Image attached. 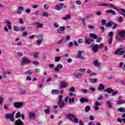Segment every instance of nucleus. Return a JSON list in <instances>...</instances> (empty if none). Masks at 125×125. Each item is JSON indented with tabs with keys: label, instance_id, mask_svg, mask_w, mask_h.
Instances as JSON below:
<instances>
[{
	"label": "nucleus",
	"instance_id": "23",
	"mask_svg": "<svg viewBox=\"0 0 125 125\" xmlns=\"http://www.w3.org/2000/svg\"><path fill=\"white\" fill-rule=\"evenodd\" d=\"M23 10V7H21V6L19 7V10L17 11V14H21Z\"/></svg>",
	"mask_w": 125,
	"mask_h": 125
},
{
	"label": "nucleus",
	"instance_id": "38",
	"mask_svg": "<svg viewBox=\"0 0 125 125\" xmlns=\"http://www.w3.org/2000/svg\"><path fill=\"white\" fill-rule=\"evenodd\" d=\"M75 77H76L77 78H82V77H83V74L77 73L76 74Z\"/></svg>",
	"mask_w": 125,
	"mask_h": 125
},
{
	"label": "nucleus",
	"instance_id": "19",
	"mask_svg": "<svg viewBox=\"0 0 125 125\" xmlns=\"http://www.w3.org/2000/svg\"><path fill=\"white\" fill-rule=\"evenodd\" d=\"M106 13H111V14H113V15H116V13L115 12V11L110 9V10H107L106 11Z\"/></svg>",
	"mask_w": 125,
	"mask_h": 125
},
{
	"label": "nucleus",
	"instance_id": "2",
	"mask_svg": "<svg viewBox=\"0 0 125 125\" xmlns=\"http://www.w3.org/2000/svg\"><path fill=\"white\" fill-rule=\"evenodd\" d=\"M5 118L7 120H10L11 122H14V113L6 114L5 115Z\"/></svg>",
	"mask_w": 125,
	"mask_h": 125
},
{
	"label": "nucleus",
	"instance_id": "26",
	"mask_svg": "<svg viewBox=\"0 0 125 125\" xmlns=\"http://www.w3.org/2000/svg\"><path fill=\"white\" fill-rule=\"evenodd\" d=\"M89 36L90 38H92L93 39H94V40H96V39H97V36H96V35L94 33L90 34Z\"/></svg>",
	"mask_w": 125,
	"mask_h": 125
},
{
	"label": "nucleus",
	"instance_id": "21",
	"mask_svg": "<svg viewBox=\"0 0 125 125\" xmlns=\"http://www.w3.org/2000/svg\"><path fill=\"white\" fill-rule=\"evenodd\" d=\"M80 101L81 103H84L85 102H88V99L85 98H82L80 99Z\"/></svg>",
	"mask_w": 125,
	"mask_h": 125
},
{
	"label": "nucleus",
	"instance_id": "33",
	"mask_svg": "<svg viewBox=\"0 0 125 125\" xmlns=\"http://www.w3.org/2000/svg\"><path fill=\"white\" fill-rule=\"evenodd\" d=\"M89 111H90V106L87 105L85 107V111L87 112H89Z\"/></svg>",
	"mask_w": 125,
	"mask_h": 125
},
{
	"label": "nucleus",
	"instance_id": "13",
	"mask_svg": "<svg viewBox=\"0 0 125 125\" xmlns=\"http://www.w3.org/2000/svg\"><path fill=\"white\" fill-rule=\"evenodd\" d=\"M28 117L29 119H33V120H35V119H36V113L29 112Z\"/></svg>",
	"mask_w": 125,
	"mask_h": 125
},
{
	"label": "nucleus",
	"instance_id": "27",
	"mask_svg": "<svg viewBox=\"0 0 125 125\" xmlns=\"http://www.w3.org/2000/svg\"><path fill=\"white\" fill-rule=\"evenodd\" d=\"M33 72L34 71L32 70H28L26 71L25 74L26 75H32V74H33Z\"/></svg>",
	"mask_w": 125,
	"mask_h": 125
},
{
	"label": "nucleus",
	"instance_id": "55",
	"mask_svg": "<svg viewBox=\"0 0 125 125\" xmlns=\"http://www.w3.org/2000/svg\"><path fill=\"white\" fill-rule=\"evenodd\" d=\"M103 100V96L102 95H100L99 98L97 99V101H99V100Z\"/></svg>",
	"mask_w": 125,
	"mask_h": 125
},
{
	"label": "nucleus",
	"instance_id": "44",
	"mask_svg": "<svg viewBox=\"0 0 125 125\" xmlns=\"http://www.w3.org/2000/svg\"><path fill=\"white\" fill-rule=\"evenodd\" d=\"M33 57L34 58H38L39 57V55L38 54V53H33Z\"/></svg>",
	"mask_w": 125,
	"mask_h": 125
},
{
	"label": "nucleus",
	"instance_id": "1",
	"mask_svg": "<svg viewBox=\"0 0 125 125\" xmlns=\"http://www.w3.org/2000/svg\"><path fill=\"white\" fill-rule=\"evenodd\" d=\"M63 98V96L60 95L59 97V101L57 102L58 107L59 108H64L65 107V103L62 102V99Z\"/></svg>",
	"mask_w": 125,
	"mask_h": 125
},
{
	"label": "nucleus",
	"instance_id": "20",
	"mask_svg": "<svg viewBox=\"0 0 125 125\" xmlns=\"http://www.w3.org/2000/svg\"><path fill=\"white\" fill-rule=\"evenodd\" d=\"M104 88H105V86H104V84L101 83L99 85L98 90H99V91H101V90H103Z\"/></svg>",
	"mask_w": 125,
	"mask_h": 125
},
{
	"label": "nucleus",
	"instance_id": "30",
	"mask_svg": "<svg viewBox=\"0 0 125 125\" xmlns=\"http://www.w3.org/2000/svg\"><path fill=\"white\" fill-rule=\"evenodd\" d=\"M61 60V56L57 57L55 58V62H59Z\"/></svg>",
	"mask_w": 125,
	"mask_h": 125
},
{
	"label": "nucleus",
	"instance_id": "22",
	"mask_svg": "<svg viewBox=\"0 0 125 125\" xmlns=\"http://www.w3.org/2000/svg\"><path fill=\"white\" fill-rule=\"evenodd\" d=\"M104 91L105 92H107L108 93H112L114 92V90L110 88H107L106 89L104 90Z\"/></svg>",
	"mask_w": 125,
	"mask_h": 125
},
{
	"label": "nucleus",
	"instance_id": "24",
	"mask_svg": "<svg viewBox=\"0 0 125 125\" xmlns=\"http://www.w3.org/2000/svg\"><path fill=\"white\" fill-rule=\"evenodd\" d=\"M106 104L107 107L109 108V109H111V108H112V104H111L110 101H107L106 102Z\"/></svg>",
	"mask_w": 125,
	"mask_h": 125
},
{
	"label": "nucleus",
	"instance_id": "39",
	"mask_svg": "<svg viewBox=\"0 0 125 125\" xmlns=\"http://www.w3.org/2000/svg\"><path fill=\"white\" fill-rule=\"evenodd\" d=\"M36 24L38 28H42L43 25L42 23H40V22H36Z\"/></svg>",
	"mask_w": 125,
	"mask_h": 125
},
{
	"label": "nucleus",
	"instance_id": "6",
	"mask_svg": "<svg viewBox=\"0 0 125 125\" xmlns=\"http://www.w3.org/2000/svg\"><path fill=\"white\" fill-rule=\"evenodd\" d=\"M23 104H24L23 103V102H17L14 104V106L15 107V108L18 109L19 108H21V107H22Z\"/></svg>",
	"mask_w": 125,
	"mask_h": 125
},
{
	"label": "nucleus",
	"instance_id": "47",
	"mask_svg": "<svg viewBox=\"0 0 125 125\" xmlns=\"http://www.w3.org/2000/svg\"><path fill=\"white\" fill-rule=\"evenodd\" d=\"M43 8H44V9H48V8H49V5H48V4H45V5H44Z\"/></svg>",
	"mask_w": 125,
	"mask_h": 125
},
{
	"label": "nucleus",
	"instance_id": "61",
	"mask_svg": "<svg viewBox=\"0 0 125 125\" xmlns=\"http://www.w3.org/2000/svg\"><path fill=\"white\" fill-rule=\"evenodd\" d=\"M89 120H90V121H94V116L92 115L90 116Z\"/></svg>",
	"mask_w": 125,
	"mask_h": 125
},
{
	"label": "nucleus",
	"instance_id": "42",
	"mask_svg": "<svg viewBox=\"0 0 125 125\" xmlns=\"http://www.w3.org/2000/svg\"><path fill=\"white\" fill-rule=\"evenodd\" d=\"M118 111L121 112L125 113V108L123 107H120L118 109Z\"/></svg>",
	"mask_w": 125,
	"mask_h": 125
},
{
	"label": "nucleus",
	"instance_id": "53",
	"mask_svg": "<svg viewBox=\"0 0 125 125\" xmlns=\"http://www.w3.org/2000/svg\"><path fill=\"white\" fill-rule=\"evenodd\" d=\"M3 101V97L0 96V105H2Z\"/></svg>",
	"mask_w": 125,
	"mask_h": 125
},
{
	"label": "nucleus",
	"instance_id": "49",
	"mask_svg": "<svg viewBox=\"0 0 125 125\" xmlns=\"http://www.w3.org/2000/svg\"><path fill=\"white\" fill-rule=\"evenodd\" d=\"M25 30H26V28H25V27H23L21 26L20 27V31H21V32H23V31H25Z\"/></svg>",
	"mask_w": 125,
	"mask_h": 125
},
{
	"label": "nucleus",
	"instance_id": "41",
	"mask_svg": "<svg viewBox=\"0 0 125 125\" xmlns=\"http://www.w3.org/2000/svg\"><path fill=\"white\" fill-rule=\"evenodd\" d=\"M37 42V44H38V45H41V44H42V40L40 39V40H38L36 41Z\"/></svg>",
	"mask_w": 125,
	"mask_h": 125
},
{
	"label": "nucleus",
	"instance_id": "46",
	"mask_svg": "<svg viewBox=\"0 0 125 125\" xmlns=\"http://www.w3.org/2000/svg\"><path fill=\"white\" fill-rule=\"evenodd\" d=\"M73 122L75 123L76 124H78V123H79V119H78V118L75 117L74 118H73Z\"/></svg>",
	"mask_w": 125,
	"mask_h": 125
},
{
	"label": "nucleus",
	"instance_id": "14",
	"mask_svg": "<svg viewBox=\"0 0 125 125\" xmlns=\"http://www.w3.org/2000/svg\"><path fill=\"white\" fill-rule=\"evenodd\" d=\"M119 35L121 38H125V31L120 30L119 32Z\"/></svg>",
	"mask_w": 125,
	"mask_h": 125
},
{
	"label": "nucleus",
	"instance_id": "64",
	"mask_svg": "<svg viewBox=\"0 0 125 125\" xmlns=\"http://www.w3.org/2000/svg\"><path fill=\"white\" fill-rule=\"evenodd\" d=\"M78 43H82V42H83V39H80L78 40Z\"/></svg>",
	"mask_w": 125,
	"mask_h": 125
},
{
	"label": "nucleus",
	"instance_id": "17",
	"mask_svg": "<svg viewBox=\"0 0 125 125\" xmlns=\"http://www.w3.org/2000/svg\"><path fill=\"white\" fill-rule=\"evenodd\" d=\"M93 64L95 65L96 67H98V68H100L101 67V64L100 63H98V60H95L93 62Z\"/></svg>",
	"mask_w": 125,
	"mask_h": 125
},
{
	"label": "nucleus",
	"instance_id": "35",
	"mask_svg": "<svg viewBox=\"0 0 125 125\" xmlns=\"http://www.w3.org/2000/svg\"><path fill=\"white\" fill-rule=\"evenodd\" d=\"M113 25V22H109L106 24L105 25V27H111Z\"/></svg>",
	"mask_w": 125,
	"mask_h": 125
},
{
	"label": "nucleus",
	"instance_id": "36",
	"mask_svg": "<svg viewBox=\"0 0 125 125\" xmlns=\"http://www.w3.org/2000/svg\"><path fill=\"white\" fill-rule=\"evenodd\" d=\"M102 26H105V25H106V20H104V19H102Z\"/></svg>",
	"mask_w": 125,
	"mask_h": 125
},
{
	"label": "nucleus",
	"instance_id": "60",
	"mask_svg": "<svg viewBox=\"0 0 125 125\" xmlns=\"http://www.w3.org/2000/svg\"><path fill=\"white\" fill-rule=\"evenodd\" d=\"M113 42V38H109V40H108V42L109 44H111L112 42Z\"/></svg>",
	"mask_w": 125,
	"mask_h": 125
},
{
	"label": "nucleus",
	"instance_id": "52",
	"mask_svg": "<svg viewBox=\"0 0 125 125\" xmlns=\"http://www.w3.org/2000/svg\"><path fill=\"white\" fill-rule=\"evenodd\" d=\"M54 26L55 28H58V27H59V24L57 22H55L54 23Z\"/></svg>",
	"mask_w": 125,
	"mask_h": 125
},
{
	"label": "nucleus",
	"instance_id": "10",
	"mask_svg": "<svg viewBox=\"0 0 125 125\" xmlns=\"http://www.w3.org/2000/svg\"><path fill=\"white\" fill-rule=\"evenodd\" d=\"M65 27L61 26L60 27L59 29H57V32L58 34H64V31H65Z\"/></svg>",
	"mask_w": 125,
	"mask_h": 125
},
{
	"label": "nucleus",
	"instance_id": "16",
	"mask_svg": "<svg viewBox=\"0 0 125 125\" xmlns=\"http://www.w3.org/2000/svg\"><path fill=\"white\" fill-rule=\"evenodd\" d=\"M59 93H60V91H59V90H57V89L52 90L51 94L56 95V94H59Z\"/></svg>",
	"mask_w": 125,
	"mask_h": 125
},
{
	"label": "nucleus",
	"instance_id": "63",
	"mask_svg": "<svg viewBox=\"0 0 125 125\" xmlns=\"http://www.w3.org/2000/svg\"><path fill=\"white\" fill-rule=\"evenodd\" d=\"M94 105L95 106H100V104L98 102H95Z\"/></svg>",
	"mask_w": 125,
	"mask_h": 125
},
{
	"label": "nucleus",
	"instance_id": "7",
	"mask_svg": "<svg viewBox=\"0 0 125 125\" xmlns=\"http://www.w3.org/2000/svg\"><path fill=\"white\" fill-rule=\"evenodd\" d=\"M99 48V45L96 44L95 45L93 46L91 50L93 51L94 53H95L98 51V49Z\"/></svg>",
	"mask_w": 125,
	"mask_h": 125
},
{
	"label": "nucleus",
	"instance_id": "54",
	"mask_svg": "<svg viewBox=\"0 0 125 125\" xmlns=\"http://www.w3.org/2000/svg\"><path fill=\"white\" fill-rule=\"evenodd\" d=\"M33 65H36L37 66V65H39V64H40V62H38V61H35L33 62Z\"/></svg>",
	"mask_w": 125,
	"mask_h": 125
},
{
	"label": "nucleus",
	"instance_id": "59",
	"mask_svg": "<svg viewBox=\"0 0 125 125\" xmlns=\"http://www.w3.org/2000/svg\"><path fill=\"white\" fill-rule=\"evenodd\" d=\"M22 36L23 37H27V36H28V33H27V32H23L22 33Z\"/></svg>",
	"mask_w": 125,
	"mask_h": 125
},
{
	"label": "nucleus",
	"instance_id": "58",
	"mask_svg": "<svg viewBox=\"0 0 125 125\" xmlns=\"http://www.w3.org/2000/svg\"><path fill=\"white\" fill-rule=\"evenodd\" d=\"M81 91H82V92H83V93H87V89H81Z\"/></svg>",
	"mask_w": 125,
	"mask_h": 125
},
{
	"label": "nucleus",
	"instance_id": "11",
	"mask_svg": "<svg viewBox=\"0 0 125 125\" xmlns=\"http://www.w3.org/2000/svg\"><path fill=\"white\" fill-rule=\"evenodd\" d=\"M99 5L100 6H110V7H112L114 9H116L117 10H118V8L114 6L113 4H110L109 5H108L107 4H99Z\"/></svg>",
	"mask_w": 125,
	"mask_h": 125
},
{
	"label": "nucleus",
	"instance_id": "51",
	"mask_svg": "<svg viewBox=\"0 0 125 125\" xmlns=\"http://www.w3.org/2000/svg\"><path fill=\"white\" fill-rule=\"evenodd\" d=\"M101 41H102V37H100V38H97L96 39L97 42H100Z\"/></svg>",
	"mask_w": 125,
	"mask_h": 125
},
{
	"label": "nucleus",
	"instance_id": "8",
	"mask_svg": "<svg viewBox=\"0 0 125 125\" xmlns=\"http://www.w3.org/2000/svg\"><path fill=\"white\" fill-rule=\"evenodd\" d=\"M63 6H64V3H60L59 5H56L55 9L58 10V11H59L63 8Z\"/></svg>",
	"mask_w": 125,
	"mask_h": 125
},
{
	"label": "nucleus",
	"instance_id": "43",
	"mask_svg": "<svg viewBox=\"0 0 125 125\" xmlns=\"http://www.w3.org/2000/svg\"><path fill=\"white\" fill-rule=\"evenodd\" d=\"M40 70L39 68H36L35 70H34V73H35V74H40Z\"/></svg>",
	"mask_w": 125,
	"mask_h": 125
},
{
	"label": "nucleus",
	"instance_id": "31",
	"mask_svg": "<svg viewBox=\"0 0 125 125\" xmlns=\"http://www.w3.org/2000/svg\"><path fill=\"white\" fill-rule=\"evenodd\" d=\"M21 116V113H20V111H18L16 114L15 118L18 119V118H20Z\"/></svg>",
	"mask_w": 125,
	"mask_h": 125
},
{
	"label": "nucleus",
	"instance_id": "9",
	"mask_svg": "<svg viewBox=\"0 0 125 125\" xmlns=\"http://www.w3.org/2000/svg\"><path fill=\"white\" fill-rule=\"evenodd\" d=\"M83 52H83L82 51H79L77 55L76 56V58H79L80 59H83L84 60L85 58L83 56H82V53H83Z\"/></svg>",
	"mask_w": 125,
	"mask_h": 125
},
{
	"label": "nucleus",
	"instance_id": "15",
	"mask_svg": "<svg viewBox=\"0 0 125 125\" xmlns=\"http://www.w3.org/2000/svg\"><path fill=\"white\" fill-rule=\"evenodd\" d=\"M15 123L16 125H24V123L21 121V119H18Z\"/></svg>",
	"mask_w": 125,
	"mask_h": 125
},
{
	"label": "nucleus",
	"instance_id": "4",
	"mask_svg": "<svg viewBox=\"0 0 125 125\" xmlns=\"http://www.w3.org/2000/svg\"><path fill=\"white\" fill-rule=\"evenodd\" d=\"M125 50H123V48H119L115 51L114 54L115 55H123L125 53Z\"/></svg>",
	"mask_w": 125,
	"mask_h": 125
},
{
	"label": "nucleus",
	"instance_id": "50",
	"mask_svg": "<svg viewBox=\"0 0 125 125\" xmlns=\"http://www.w3.org/2000/svg\"><path fill=\"white\" fill-rule=\"evenodd\" d=\"M113 35H114V33H113V32H110L109 34H108V36L109 37V38H113Z\"/></svg>",
	"mask_w": 125,
	"mask_h": 125
},
{
	"label": "nucleus",
	"instance_id": "56",
	"mask_svg": "<svg viewBox=\"0 0 125 125\" xmlns=\"http://www.w3.org/2000/svg\"><path fill=\"white\" fill-rule=\"evenodd\" d=\"M75 3H76V4L81 5L82 4V1L81 0H77L76 1Z\"/></svg>",
	"mask_w": 125,
	"mask_h": 125
},
{
	"label": "nucleus",
	"instance_id": "3",
	"mask_svg": "<svg viewBox=\"0 0 125 125\" xmlns=\"http://www.w3.org/2000/svg\"><path fill=\"white\" fill-rule=\"evenodd\" d=\"M31 62L32 61L29 60V59L26 57H24L22 59L21 65H25V64H30V63H31Z\"/></svg>",
	"mask_w": 125,
	"mask_h": 125
},
{
	"label": "nucleus",
	"instance_id": "37",
	"mask_svg": "<svg viewBox=\"0 0 125 125\" xmlns=\"http://www.w3.org/2000/svg\"><path fill=\"white\" fill-rule=\"evenodd\" d=\"M42 15L44 16V17H48V13H46L45 11L43 12Z\"/></svg>",
	"mask_w": 125,
	"mask_h": 125
},
{
	"label": "nucleus",
	"instance_id": "25",
	"mask_svg": "<svg viewBox=\"0 0 125 125\" xmlns=\"http://www.w3.org/2000/svg\"><path fill=\"white\" fill-rule=\"evenodd\" d=\"M62 19L63 20H68V19H71V15H67L65 17H62Z\"/></svg>",
	"mask_w": 125,
	"mask_h": 125
},
{
	"label": "nucleus",
	"instance_id": "28",
	"mask_svg": "<svg viewBox=\"0 0 125 125\" xmlns=\"http://www.w3.org/2000/svg\"><path fill=\"white\" fill-rule=\"evenodd\" d=\"M7 23V26L8 27L9 30H11V23L9 21H6Z\"/></svg>",
	"mask_w": 125,
	"mask_h": 125
},
{
	"label": "nucleus",
	"instance_id": "18",
	"mask_svg": "<svg viewBox=\"0 0 125 125\" xmlns=\"http://www.w3.org/2000/svg\"><path fill=\"white\" fill-rule=\"evenodd\" d=\"M68 86V84L65 82H62L61 83L60 87L61 88H65V87H67Z\"/></svg>",
	"mask_w": 125,
	"mask_h": 125
},
{
	"label": "nucleus",
	"instance_id": "40",
	"mask_svg": "<svg viewBox=\"0 0 125 125\" xmlns=\"http://www.w3.org/2000/svg\"><path fill=\"white\" fill-rule=\"evenodd\" d=\"M96 82H97V79H92L90 80V82L92 83H96Z\"/></svg>",
	"mask_w": 125,
	"mask_h": 125
},
{
	"label": "nucleus",
	"instance_id": "57",
	"mask_svg": "<svg viewBox=\"0 0 125 125\" xmlns=\"http://www.w3.org/2000/svg\"><path fill=\"white\" fill-rule=\"evenodd\" d=\"M88 29H90V30H92L94 29V26L91 25H89L88 26Z\"/></svg>",
	"mask_w": 125,
	"mask_h": 125
},
{
	"label": "nucleus",
	"instance_id": "5",
	"mask_svg": "<svg viewBox=\"0 0 125 125\" xmlns=\"http://www.w3.org/2000/svg\"><path fill=\"white\" fill-rule=\"evenodd\" d=\"M74 118H76V115L73 114H69L66 116V119L70 120L71 122H74Z\"/></svg>",
	"mask_w": 125,
	"mask_h": 125
},
{
	"label": "nucleus",
	"instance_id": "45",
	"mask_svg": "<svg viewBox=\"0 0 125 125\" xmlns=\"http://www.w3.org/2000/svg\"><path fill=\"white\" fill-rule=\"evenodd\" d=\"M112 25H113V27H112L113 30H115V29H116V28H117V27H118V24H117V23H114L113 22Z\"/></svg>",
	"mask_w": 125,
	"mask_h": 125
},
{
	"label": "nucleus",
	"instance_id": "29",
	"mask_svg": "<svg viewBox=\"0 0 125 125\" xmlns=\"http://www.w3.org/2000/svg\"><path fill=\"white\" fill-rule=\"evenodd\" d=\"M125 100H120L117 101V104H118V105H121V104H125Z\"/></svg>",
	"mask_w": 125,
	"mask_h": 125
},
{
	"label": "nucleus",
	"instance_id": "62",
	"mask_svg": "<svg viewBox=\"0 0 125 125\" xmlns=\"http://www.w3.org/2000/svg\"><path fill=\"white\" fill-rule=\"evenodd\" d=\"M17 55H18V56H20V57H21V56H22V55H23V53H22V52H18V53H17Z\"/></svg>",
	"mask_w": 125,
	"mask_h": 125
},
{
	"label": "nucleus",
	"instance_id": "32",
	"mask_svg": "<svg viewBox=\"0 0 125 125\" xmlns=\"http://www.w3.org/2000/svg\"><path fill=\"white\" fill-rule=\"evenodd\" d=\"M44 113H45V114H49V112H50V109L49 107H47L46 109H44Z\"/></svg>",
	"mask_w": 125,
	"mask_h": 125
},
{
	"label": "nucleus",
	"instance_id": "12",
	"mask_svg": "<svg viewBox=\"0 0 125 125\" xmlns=\"http://www.w3.org/2000/svg\"><path fill=\"white\" fill-rule=\"evenodd\" d=\"M63 68V65L61 63H59L57 64V67H55V70L57 72H59V69H61Z\"/></svg>",
	"mask_w": 125,
	"mask_h": 125
},
{
	"label": "nucleus",
	"instance_id": "48",
	"mask_svg": "<svg viewBox=\"0 0 125 125\" xmlns=\"http://www.w3.org/2000/svg\"><path fill=\"white\" fill-rule=\"evenodd\" d=\"M14 31H20V27L18 26H15L14 27Z\"/></svg>",
	"mask_w": 125,
	"mask_h": 125
},
{
	"label": "nucleus",
	"instance_id": "34",
	"mask_svg": "<svg viewBox=\"0 0 125 125\" xmlns=\"http://www.w3.org/2000/svg\"><path fill=\"white\" fill-rule=\"evenodd\" d=\"M84 42L86 44H90L91 43V42H90L89 40H88V39H86L84 40Z\"/></svg>",
	"mask_w": 125,
	"mask_h": 125
}]
</instances>
